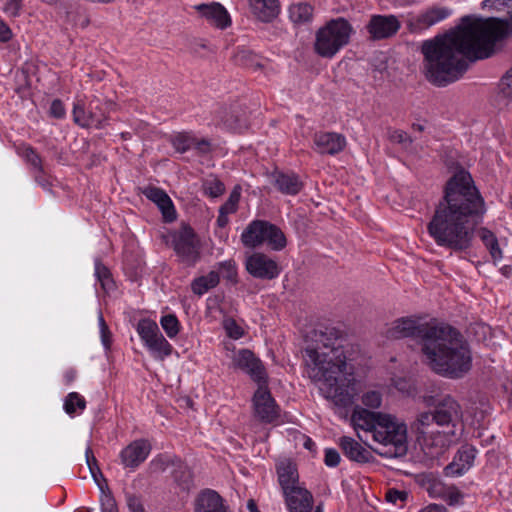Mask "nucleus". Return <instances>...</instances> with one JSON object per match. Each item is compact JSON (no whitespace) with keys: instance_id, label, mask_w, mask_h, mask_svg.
<instances>
[{"instance_id":"62","label":"nucleus","mask_w":512,"mask_h":512,"mask_svg":"<svg viewBox=\"0 0 512 512\" xmlns=\"http://www.w3.org/2000/svg\"><path fill=\"white\" fill-rule=\"evenodd\" d=\"M229 222L228 214L219 211V215L217 218V225L221 228H224Z\"/></svg>"},{"instance_id":"17","label":"nucleus","mask_w":512,"mask_h":512,"mask_svg":"<svg viewBox=\"0 0 512 512\" xmlns=\"http://www.w3.org/2000/svg\"><path fill=\"white\" fill-rule=\"evenodd\" d=\"M194 512H229L222 496L212 489H204L194 500Z\"/></svg>"},{"instance_id":"39","label":"nucleus","mask_w":512,"mask_h":512,"mask_svg":"<svg viewBox=\"0 0 512 512\" xmlns=\"http://www.w3.org/2000/svg\"><path fill=\"white\" fill-rule=\"evenodd\" d=\"M189 50L191 53L204 57L207 53H215V48L212 47L207 40L201 38H193L189 41Z\"/></svg>"},{"instance_id":"57","label":"nucleus","mask_w":512,"mask_h":512,"mask_svg":"<svg viewBox=\"0 0 512 512\" xmlns=\"http://www.w3.org/2000/svg\"><path fill=\"white\" fill-rule=\"evenodd\" d=\"M11 38V29L2 20H0V42H8Z\"/></svg>"},{"instance_id":"26","label":"nucleus","mask_w":512,"mask_h":512,"mask_svg":"<svg viewBox=\"0 0 512 512\" xmlns=\"http://www.w3.org/2000/svg\"><path fill=\"white\" fill-rule=\"evenodd\" d=\"M274 186L283 194L297 195L303 188V183L294 173H276Z\"/></svg>"},{"instance_id":"20","label":"nucleus","mask_w":512,"mask_h":512,"mask_svg":"<svg viewBox=\"0 0 512 512\" xmlns=\"http://www.w3.org/2000/svg\"><path fill=\"white\" fill-rule=\"evenodd\" d=\"M314 144L319 153L334 155L345 148L346 140L335 132H319L314 135Z\"/></svg>"},{"instance_id":"2","label":"nucleus","mask_w":512,"mask_h":512,"mask_svg":"<svg viewBox=\"0 0 512 512\" xmlns=\"http://www.w3.org/2000/svg\"><path fill=\"white\" fill-rule=\"evenodd\" d=\"M486 213L484 198L469 172L457 171L445 184L443 199L427 225L438 246L461 252L472 245L476 227Z\"/></svg>"},{"instance_id":"33","label":"nucleus","mask_w":512,"mask_h":512,"mask_svg":"<svg viewBox=\"0 0 512 512\" xmlns=\"http://www.w3.org/2000/svg\"><path fill=\"white\" fill-rule=\"evenodd\" d=\"M235 63L239 66L248 68L262 69L263 65L260 63L258 56L250 50L241 49L234 56Z\"/></svg>"},{"instance_id":"41","label":"nucleus","mask_w":512,"mask_h":512,"mask_svg":"<svg viewBox=\"0 0 512 512\" xmlns=\"http://www.w3.org/2000/svg\"><path fill=\"white\" fill-rule=\"evenodd\" d=\"M499 88V97L512 100V67L502 76Z\"/></svg>"},{"instance_id":"45","label":"nucleus","mask_w":512,"mask_h":512,"mask_svg":"<svg viewBox=\"0 0 512 512\" xmlns=\"http://www.w3.org/2000/svg\"><path fill=\"white\" fill-rule=\"evenodd\" d=\"M219 269L223 272L224 277L232 282H236L237 270L233 260H227L218 264Z\"/></svg>"},{"instance_id":"29","label":"nucleus","mask_w":512,"mask_h":512,"mask_svg":"<svg viewBox=\"0 0 512 512\" xmlns=\"http://www.w3.org/2000/svg\"><path fill=\"white\" fill-rule=\"evenodd\" d=\"M479 237L489 250V253L494 262L502 258V251L499 247L498 239L495 234L487 228H481L479 230Z\"/></svg>"},{"instance_id":"49","label":"nucleus","mask_w":512,"mask_h":512,"mask_svg":"<svg viewBox=\"0 0 512 512\" xmlns=\"http://www.w3.org/2000/svg\"><path fill=\"white\" fill-rule=\"evenodd\" d=\"M126 504L130 512H146L141 499L135 494L126 493Z\"/></svg>"},{"instance_id":"64","label":"nucleus","mask_w":512,"mask_h":512,"mask_svg":"<svg viewBox=\"0 0 512 512\" xmlns=\"http://www.w3.org/2000/svg\"><path fill=\"white\" fill-rule=\"evenodd\" d=\"M247 507L250 510V512H259V510L253 500L248 501Z\"/></svg>"},{"instance_id":"43","label":"nucleus","mask_w":512,"mask_h":512,"mask_svg":"<svg viewBox=\"0 0 512 512\" xmlns=\"http://www.w3.org/2000/svg\"><path fill=\"white\" fill-rule=\"evenodd\" d=\"M24 157L26 161L33 166L38 173H43L42 160L39 154L30 146L24 150Z\"/></svg>"},{"instance_id":"23","label":"nucleus","mask_w":512,"mask_h":512,"mask_svg":"<svg viewBox=\"0 0 512 512\" xmlns=\"http://www.w3.org/2000/svg\"><path fill=\"white\" fill-rule=\"evenodd\" d=\"M339 445L344 455L354 462L369 463L374 459L372 453L368 449L351 437H341Z\"/></svg>"},{"instance_id":"19","label":"nucleus","mask_w":512,"mask_h":512,"mask_svg":"<svg viewBox=\"0 0 512 512\" xmlns=\"http://www.w3.org/2000/svg\"><path fill=\"white\" fill-rule=\"evenodd\" d=\"M168 467H174L172 476L179 487L184 491H189L193 486V474L189 467L177 457L161 460V469L164 471Z\"/></svg>"},{"instance_id":"31","label":"nucleus","mask_w":512,"mask_h":512,"mask_svg":"<svg viewBox=\"0 0 512 512\" xmlns=\"http://www.w3.org/2000/svg\"><path fill=\"white\" fill-rule=\"evenodd\" d=\"M145 346L155 355L156 358L161 360L171 355L173 350L172 345L164 338L162 334H159Z\"/></svg>"},{"instance_id":"28","label":"nucleus","mask_w":512,"mask_h":512,"mask_svg":"<svg viewBox=\"0 0 512 512\" xmlns=\"http://www.w3.org/2000/svg\"><path fill=\"white\" fill-rule=\"evenodd\" d=\"M85 456H86V463L88 465V468H89V471L91 473L93 480L99 487L100 491L104 492V489H108L107 481L104 478V476L98 466V461L95 458L91 447H87V449L85 451Z\"/></svg>"},{"instance_id":"16","label":"nucleus","mask_w":512,"mask_h":512,"mask_svg":"<svg viewBox=\"0 0 512 512\" xmlns=\"http://www.w3.org/2000/svg\"><path fill=\"white\" fill-rule=\"evenodd\" d=\"M142 194L158 206L165 222L176 220L177 215L173 202L164 190L155 186H148L142 190Z\"/></svg>"},{"instance_id":"46","label":"nucleus","mask_w":512,"mask_h":512,"mask_svg":"<svg viewBox=\"0 0 512 512\" xmlns=\"http://www.w3.org/2000/svg\"><path fill=\"white\" fill-rule=\"evenodd\" d=\"M382 402L381 394L377 391H369L362 397V403L370 408L380 407Z\"/></svg>"},{"instance_id":"8","label":"nucleus","mask_w":512,"mask_h":512,"mask_svg":"<svg viewBox=\"0 0 512 512\" xmlns=\"http://www.w3.org/2000/svg\"><path fill=\"white\" fill-rule=\"evenodd\" d=\"M170 243L181 262L188 266L200 259V245L197 235L189 225H183L170 234Z\"/></svg>"},{"instance_id":"42","label":"nucleus","mask_w":512,"mask_h":512,"mask_svg":"<svg viewBox=\"0 0 512 512\" xmlns=\"http://www.w3.org/2000/svg\"><path fill=\"white\" fill-rule=\"evenodd\" d=\"M194 143V138L186 134H178L172 140V145L177 152L184 153L189 150Z\"/></svg>"},{"instance_id":"55","label":"nucleus","mask_w":512,"mask_h":512,"mask_svg":"<svg viewBox=\"0 0 512 512\" xmlns=\"http://www.w3.org/2000/svg\"><path fill=\"white\" fill-rule=\"evenodd\" d=\"M21 7V0H10L5 5V12L10 16L15 17L18 15Z\"/></svg>"},{"instance_id":"38","label":"nucleus","mask_w":512,"mask_h":512,"mask_svg":"<svg viewBox=\"0 0 512 512\" xmlns=\"http://www.w3.org/2000/svg\"><path fill=\"white\" fill-rule=\"evenodd\" d=\"M86 407L85 399L77 392H71L67 395L64 402V409L67 414H74L76 408L83 410Z\"/></svg>"},{"instance_id":"14","label":"nucleus","mask_w":512,"mask_h":512,"mask_svg":"<svg viewBox=\"0 0 512 512\" xmlns=\"http://www.w3.org/2000/svg\"><path fill=\"white\" fill-rule=\"evenodd\" d=\"M100 99L94 97L90 100L88 110H85L83 104L77 103L73 109L74 122L81 127L95 126L96 128H102L107 120L104 112L94 111V107L99 108Z\"/></svg>"},{"instance_id":"40","label":"nucleus","mask_w":512,"mask_h":512,"mask_svg":"<svg viewBox=\"0 0 512 512\" xmlns=\"http://www.w3.org/2000/svg\"><path fill=\"white\" fill-rule=\"evenodd\" d=\"M449 15L446 8H433L421 16V22L427 26H432L445 19Z\"/></svg>"},{"instance_id":"21","label":"nucleus","mask_w":512,"mask_h":512,"mask_svg":"<svg viewBox=\"0 0 512 512\" xmlns=\"http://www.w3.org/2000/svg\"><path fill=\"white\" fill-rule=\"evenodd\" d=\"M278 482L282 489L283 496L302 487L299 484L297 467L291 461H283L277 465Z\"/></svg>"},{"instance_id":"56","label":"nucleus","mask_w":512,"mask_h":512,"mask_svg":"<svg viewBox=\"0 0 512 512\" xmlns=\"http://www.w3.org/2000/svg\"><path fill=\"white\" fill-rule=\"evenodd\" d=\"M463 496L458 491H449L446 495V502L450 506L457 505L461 502Z\"/></svg>"},{"instance_id":"36","label":"nucleus","mask_w":512,"mask_h":512,"mask_svg":"<svg viewBox=\"0 0 512 512\" xmlns=\"http://www.w3.org/2000/svg\"><path fill=\"white\" fill-rule=\"evenodd\" d=\"M203 191L206 195L216 198L221 196L225 191L224 183L217 177H210L203 181Z\"/></svg>"},{"instance_id":"25","label":"nucleus","mask_w":512,"mask_h":512,"mask_svg":"<svg viewBox=\"0 0 512 512\" xmlns=\"http://www.w3.org/2000/svg\"><path fill=\"white\" fill-rule=\"evenodd\" d=\"M252 13L262 22H271L279 14L278 0H249Z\"/></svg>"},{"instance_id":"4","label":"nucleus","mask_w":512,"mask_h":512,"mask_svg":"<svg viewBox=\"0 0 512 512\" xmlns=\"http://www.w3.org/2000/svg\"><path fill=\"white\" fill-rule=\"evenodd\" d=\"M353 345L338 328L325 327L314 332V345L305 348V361L309 377L320 384L328 398L341 406L353 403V369L348 371L352 360Z\"/></svg>"},{"instance_id":"5","label":"nucleus","mask_w":512,"mask_h":512,"mask_svg":"<svg viewBox=\"0 0 512 512\" xmlns=\"http://www.w3.org/2000/svg\"><path fill=\"white\" fill-rule=\"evenodd\" d=\"M351 422L356 431L372 432L374 440L383 444L385 450L379 451L380 455L393 458L407 453L406 425L397 422L394 417L356 406Z\"/></svg>"},{"instance_id":"54","label":"nucleus","mask_w":512,"mask_h":512,"mask_svg":"<svg viewBox=\"0 0 512 512\" xmlns=\"http://www.w3.org/2000/svg\"><path fill=\"white\" fill-rule=\"evenodd\" d=\"M201 154H208L211 151V144L206 139L197 140L194 138L193 146Z\"/></svg>"},{"instance_id":"60","label":"nucleus","mask_w":512,"mask_h":512,"mask_svg":"<svg viewBox=\"0 0 512 512\" xmlns=\"http://www.w3.org/2000/svg\"><path fill=\"white\" fill-rule=\"evenodd\" d=\"M420 512H447V510L442 505L431 504L426 508L422 509Z\"/></svg>"},{"instance_id":"59","label":"nucleus","mask_w":512,"mask_h":512,"mask_svg":"<svg viewBox=\"0 0 512 512\" xmlns=\"http://www.w3.org/2000/svg\"><path fill=\"white\" fill-rule=\"evenodd\" d=\"M240 197H241V187L235 186L226 201L231 203L232 205H234L236 208H238V203L240 201Z\"/></svg>"},{"instance_id":"30","label":"nucleus","mask_w":512,"mask_h":512,"mask_svg":"<svg viewBox=\"0 0 512 512\" xmlns=\"http://www.w3.org/2000/svg\"><path fill=\"white\" fill-rule=\"evenodd\" d=\"M137 332L145 345L161 334L157 323L150 319H141L137 324Z\"/></svg>"},{"instance_id":"53","label":"nucleus","mask_w":512,"mask_h":512,"mask_svg":"<svg viewBox=\"0 0 512 512\" xmlns=\"http://www.w3.org/2000/svg\"><path fill=\"white\" fill-rule=\"evenodd\" d=\"M50 115L54 118L60 119L65 115V108L61 100L55 99L50 106Z\"/></svg>"},{"instance_id":"9","label":"nucleus","mask_w":512,"mask_h":512,"mask_svg":"<svg viewBox=\"0 0 512 512\" xmlns=\"http://www.w3.org/2000/svg\"><path fill=\"white\" fill-rule=\"evenodd\" d=\"M245 268L252 277L261 280H273L281 272L278 263L261 252H254L247 256Z\"/></svg>"},{"instance_id":"11","label":"nucleus","mask_w":512,"mask_h":512,"mask_svg":"<svg viewBox=\"0 0 512 512\" xmlns=\"http://www.w3.org/2000/svg\"><path fill=\"white\" fill-rule=\"evenodd\" d=\"M256 417L264 423H272L279 417V408L268 390L267 384L258 385L253 396Z\"/></svg>"},{"instance_id":"7","label":"nucleus","mask_w":512,"mask_h":512,"mask_svg":"<svg viewBox=\"0 0 512 512\" xmlns=\"http://www.w3.org/2000/svg\"><path fill=\"white\" fill-rule=\"evenodd\" d=\"M241 242L250 249H256L266 242L274 251H281L287 245L281 229L265 220H254L249 223L241 234Z\"/></svg>"},{"instance_id":"6","label":"nucleus","mask_w":512,"mask_h":512,"mask_svg":"<svg viewBox=\"0 0 512 512\" xmlns=\"http://www.w3.org/2000/svg\"><path fill=\"white\" fill-rule=\"evenodd\" d=\"M353 32L352 25L344 17L331 19L317 30L314 50L323 58H332L348 45Z\"/></svg>"},{"instance_id":"10","label":"nucleus","mask_w":512,"mask_h":512,"mask_svg":"<svg viewBox=\"0 0 512 512\" xmlns=\"http://www.w3.org/2000/svg\"><path fill=\"white\" fill-rule=\"evenodd\" d=\"M433 397L425 399L428 405L434 404L433 410L436 417V424L438 426H455V422L462 416L460 404L451 395H444L441 398L433 401Z\"/></svg>"},{"instance_id":"15","label":"nucleus","mask_w":512,"mask_h":512,"mask_svg":"<svg viewBox=\"0 0 512 512\" xmlns=\"http://www.w3.org/2000/svg\"><path fill=\"white\" fill-rule=\"evenodd\" d=\"M201 17L219 29H226L231 25V18L223 5L218 2L199 4L194 7Z\"/></svg>"},{"instance_id":"22","label":"nucleus","mask_w":512,"mask_h":512,"mask_svg":"<svg viewBox=\"0 0 512 512\" xmlns=\"http://www.w3.org/2000/svg\"><path fill=\"white\" fill-rule=\"evenodd\" d=\"M477 450L466 445L459 449L454 461L446 466V475H461L466 472L474 463Z\"/></svg>"},{"instance_id":"47","label":"nucleus","mask_w":512,"mask_h":512,"mask_svg":"<svg viewBox=\"0 0 512 512\" xmlns=\"http://www.w3.org/2000/svg\"><path fill=\"white\" fill-rule=\"evenodd\" d=\"M408 496L409 494L405 490L391 488L387 490L385 499L392 504H396L398 501L405 502L408 499Z\"/></svg>"},{"instance_id":"51","label":"nucleus","mask_w":512,"mask_h":512,"mask_svg":"<svg viewBox=\"0 0 512 512\" xmlns=\"http://www.w3.org/2000/svg\"><path fill=\"white\" fill-rule=\"evenodd\" d=\"M324 462L328 467H336L340 463V454L336 449L327 448L325 450Z\"/></svg>"},{"instance_id":"48","label":"nucleus","mask_w":512,"mask_h":512,"mask_svg":"<svg viewBox=\"0 0 512 512\" xmlns=\"http://www.w3.org/2000/svg\"><path fill=\"white\" fill-rule=\"evenodd\" d=\"M227 335L233 339H239L243 336V329L236 323L234 319H227L224 322Z\"/></svg>"},{"instance_id":"35","label":"nucleus","mask_w":512,"mask_h":512,"mask_svg":"<svg viewBox=\"0 0 512 512\" xmlns=\"http://www.w3.org/2000/svg\"><path fill=\"white\" fill-rule=\"evenodd\" d=\"M433 423L436 424V417L433 411L422 412L418 414L416 420L412 424V428L415 429L419 434L426 435L430 431L429 426Z\"/></svg>"},{"instance_id":"52","label":"nucleus","mask_w":512,"mask_h":512,"mask_svg":"<svg viewBox=\"0 0 512 512\" xmlns=\"http://www.w3.org/2000/svg\"><path fill=\"white\" fill-rule=\"evenodd\" d=\"M389 138L391 141L399 143V144H411V137L403 130H394L390 133Z\"/></svg>"},{"instance_id":"18","label":"nucleus","mask_w":512,"mask_h":512,"mask_svg":"<svg viewBox=\"0 0 512 512\" xmlns=\"http://www.w3.org/2000/svg\"><path fill=\"white\" fill-rule=\"evenodd\" d=\"M151 450L147 440L141 439L130 443L120 454L125 467L135 468L146 460Z\"/></svg>"},{"instance_id":"13","label":"nucleus","mask_w":512,"mask_h":512,"mask_svg":"<svg viewBox=\"0 0 512 512\" xmlns=\"http://www.w3.org/2000/svg\"><path fill=\"white\" fill-rule=\"evenodd\" d=\"M401 27L395 15H372L366 29L372 40H382L394 36Z\"/></svg>"},{"instance_id":"32","label":"nucleus","mask_w":512,"mask_h":512,"mask_svg":"<svg viewBox=\"0 0 512 512\" xmlns=\"http://www.w3.org/2000/svg\"><path fill=\"white\" fill-rule=\"evenodd\" d=\"M290 19L294 23H306L312 19L313 7L308 3H298L289 8Z\"/></svg>"},{"instance_id":"1","label":"nucleus","mask_w":512,"mask_h":512,"mask_svg":"<svg viewBox=\"0 0 512 512\" xmlns=\"http://www.w3.org/2000/svg\"><path fill=\"white\" fill-rule=\"evenodd\" d=\"M508 18L465 16L454 30L422 44L427 80L445 87L459 80L469 62L491 57L496 44L512 36V10Z\"/></svg>"},{"instance_id":"27","label":"nucleus","mask_w":512,"mask_h":512,"mask_svg":"<svg viewBox=\"0 0 512 512\" xmlns=\"http://www.w3.org/2000/svg\"><path fill=\"white\" fill-rule=\"evenodd\" d=\"M219 282V273L216 271H210L207 275L195 278L191 283V290L194 294L202 296L210 289L215 288Z\"/></svg>"},{"instance_id":"12","label":"nucleus","mask_w":512,"mask_h":512,"mask_svg":"<svg viewBox=\"0 0 512 512\" xmlns=\"http://www.w3.org/2000/svg\"><path fill=\"white\" fill-rule=\"evenodd\" d=\"M237 368L248 374L258 385L267 384V372L262 361L249 349H241L234 358Z\"/></svg>"},{"instance_id":"50","label":"nucleus","mask_w":512,"mask_h":512,"mask_svg":"<svg viewBox=\"0 0 512 512\" xmlns=\"http://www.w3.org/2000/svg\"><path fill=\"white\" fill-rule=\"evenodd\" d=\"M482 7L500 11L504 8H511L512 0H483Z\"/></svg>"},{"instance_id":"3","label":"nucleus","mask_w":512,"mask_h":512,"mask_svg":"<svg viewBox=\"0 0 512 512\" xmlns=\"http://www.w3.org/2000/svg\"><path fill=\"white\" fill-rule=\"evenodd\" d=\"M385 335L388 339H415L426 364L442 377L461 379L472 368L468 342L448 324L432 321L420 323L412 317H401L392 322Z\"/></svg>"},{"instance_id":"34","label":"nucleus","mask_w":512,"mask_h":512,"mask_svg":"<svg viewBox=\"0 0 512 512\" xmlns=\"http://www.w3.org/2000/svg\"><path fill=\"white\" fill-rule=\"evenodd\" d=\"M95 275L105 291L114 289L115 283L112 279L111 272L99 259L95 261Z\"/></svg>"},{"instance_id":"37","label":"nucleus","mask_w":512,"mask_h":512,"mask_svg":"<svg viewBox=\"0 0 512 512\" xmlns=\"http://www.w3.org/2000/svg\"><path fill=\"white\" fill-rule=\"evenodd\" d=\"M160 324L169 338H174L180 331V323L174 314L162 316Z\"/></svg>"},{"instance_id":"24","label":"nucleus","mask_w":512,"mask_h":512,"mask_svg":"<svg viewBox=\"0 0 512 512\" xmlns=\"http://www.w3.org/2000/svg\"><path fill=\"white\" fill-rule=\"evenodd\" d=\"M289 512H311L313 496L310 491L300 487L284 496Z\"/></svg>"},{"instance_id":"58","label":"nucleus","mask_w":512,"mask_h":512,"mask_svg":"<svg viewBox=\"0 0 512 512\" xmlns=\"http://www.w3.org/2000/svg\"><path fill=\"white\" fill-rule=\"evenodd\" d=\"M101 339L105 348L109 349L111 345L110 332L105 320H102Z\"/></svg>"},{"instance_id":"63","label":"nucleus","mask_w":512,"mask_h":512,"mask_svg":"<svg viewBox=\"0 0 512 512\" xmlns=\"http://www.w3.org/2000/svg\"><path fill=\"white\" fill-rule=\"evenodd\" d=\"M116 107V104L111 100L103 101V110L105 111V116L108 118V113L112 110H114Z\"/></svg>"},{"instance_id":"61","label":"nucleus","mask_w":512,"mask_h":512,"mask_svg":"<svg viewBox=\"0 0 512 512\" xmlns=\"http://www.w3.org/2000/svg\"><path fill=\"white\" fill-rule=\"evenodd\" d=\"M219 211H222L229 215V214L235 213L237 211V208L234 205H232L231 203L226 201L223 205L220 206Z\"/></svg>"},{"instance_id":"44","label":"nucleus","mask_w":512,"mask_h":512,"mask_svg":"<svg viewBox=\"0 0 512 512\" xmlns=\"http://www.w3.org/2000/svg\"><path fill=\"white\" fill-rule=\"evenodd\" d=\"M101 509L102 512H118L116 501L114 497L112 496L109 488L104 489V492H101Z\"/></svg>"}]
</instances>
